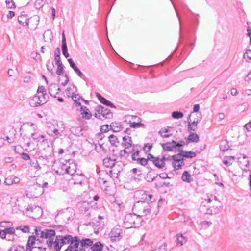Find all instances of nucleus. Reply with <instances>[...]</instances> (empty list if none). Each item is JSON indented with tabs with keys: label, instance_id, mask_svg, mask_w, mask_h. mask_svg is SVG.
Listing matches in <instances>:
<instances>
[{
	"label": "nucleus",
	"instance_id": "58836bf2",
	"mask_svg": "<svg viewBox=\"0 0 251 251\" xmlns=\"http://www.w3.org/2000/svg\"><path fill=\"white\" fill-rule=\"evenodd\" d=\"M148 168H149L150 169V171H151L152 170V169L151 168H149L148 167ZM151 171H150L149 172H148L146 176V177H145L146 180H147V182H152L153 181H154L158 176V175H157L156 176H153V177H152L151 176V175L150 174V173Z\"/></svg>",
	"mask_w": 251,
	"mask_h": 251
},
{
	"label": "nucleus",
	"instance_id": "0e129e2a",
	"mask_svg": "<svg viewBox=\"0 0 251 251\" xmlns=\"http://www.w3.org/2000/svg\"><path fill=\"white\" fill-rule=\"evenodd\" d=\"M31 55L32 56L33 58L37 61L40 60L41 58L40 54L37 52H32L31 53Z\"/></svg>",
	"mask_w": 251,
	"mask_h": 251
},
{
	"label": "nucleus",
	"instance_id": "7ed1b4c3",
	"mask_svg": "<svg viewBox=\"0 0 251 251\" xmlns=\"http://www.w3.org/2000/svg\"><path fill=\"white\" fill-rule=\"evenodd\" d=\"M53 149L52 146L48 145L43 149L40 150L39 151H37L36 154L39 156V159L43 158L48 162L52 157L53 154Z\"/></svg>",
	"mask_w": 251,
	"mask_h": 251
},
{
	"label": "nucleus",
	"instance_id": "ea45409f",
	"mask_svg": "<svg viewBox=\"0 0 251 251\" xmlns=\"http://www.w3.org/2000/svg\"><path fill=\"white\" fill-rule=\"evenodd\" d=\"M57 87V85L54 83H51L49 86L48 90L49 93L51 96H53V93H55V92L56 91Z\"/></svg>",
	"mask_w": 251,
	"mask_h": 251
},
{
	"label": "nucleus",
	"instance_id": "aec40b11",
	"mask_svg": "<svg viewBox=\"0 0 251 251\" xmlns=\"http://www.w3.org/2000/svg\"><path fill=\"white\" fill-rule=\"evenodd\" d=\"M76 177H80L81 178L78 181H74L73 183L74 184H79L82 185L83 183V179L84 177V175L83 174L81 170L76 169V173L73 175L72 179H75Z\"/></svg>",
	"mask_w": 251,
	"mask_h": 251
},
{
	"label": "nucleus",
	"instance_id": "774afa93",
	"mask_svg": "<svg viewBox=\"0 0 251 251\" xmlns=\"http://www.w3.org/2000/svg\"><path fill=\"white\" fill-rule=\"evenodd\" d=\"M244 127L248 131H251V121L244 126Z\"/></svg>",
	"mask_w": 251,
	"mask_h": 251
},
{
	"label": "nucleus",
	"instance_id": "6e6552de",
	"mask_svg": "<svg viewBox=\"0 0 251 251\" xmlns=\"http://www.w3.org/2000/svg\"><path fill=\"white\" fill-rule=\"evenodd\" d=\"M95 111L99 114H100L101 117L104 119H111L113 117V113L111 111L100 105H98L95 108Z\"/></svg>",
	"mask_w": 251,
	"mask_h": 251
},
{
	"label": "nucleus",
	"instance_id": "b1692460",
	"mask_svg": "<svg viewBox=\"0 0 251 251\" xmlns=\"http://www.w3.org/2000/svg\"><path fill=\"white\" fill-rule=\"evenodd\" d=\"M123 127L119 122H114L110 125V129L114 132H119Z\"/></svg>",
	"mask_w": 251,
	"mask_h": 251
},
{
	"label": "nucleus",
	"instance_id": "4468645a",
	"mask_svg": "<svg viewBox=\"0 0 251 251\" xmlns=\"http://www.w3.org/2000/svg\"><path fill=\"white\" fill-rule=\"evenodd\" d=\"M76 164L75 163L74 160L73 159H68L66 174H69L73 176V175L76 173Z\"/></svg>",
	"mask_w": 251,
	"mask_h": 251
},
{
	"label": "nucleus",
	"instance_id": "c756f323",
	"mask_svg": "<svg viewBox=\"0 0 251 251\" xmlns=\"http://www.w3.org/2000/svg\"><path fill=\"white\" fill-rule=\"evenodd\" d=\"M153 164L158 169H162L165 167V163L162 162L161 158L156 157L155 159L153 160Z\"/></svg>",
	"mask_w": 251,
	"mask_h": 251
},
{
	"label": "nucleus",
	"instance_id": "5fc2aeb1",
	"mask_svg": "<svg viewBox=\"0 0 251 251\" xmlns=\"http://www.w3.org/2000/svg\"><path fill=\"white\" fill-rule=\"evenodd\" d=\"M30 165L35 169H40V167L38 165V162L36 160H32L30 159Z\"/></svg>",
	"mask_w": 251,
	"mask_h": 251
},
{
	"label": "nucleus",
	"instance_id": "6ab92c4d",
	"mask_svg": "<svg viewBox=\"0 0 251 251\" xmlns=\"http://www.w3.org/2000/svg\"><path fill=\"white\" fill-rule=\"evenodd\" d=\"M121 233V230L118 228H113L109 233V236L112 241H117L119 240V237Z\"/></svg>",
	"mask_w": 251,
	"mask_h": 251
},
{
	"label": "nucleus",
	"instance_id": "79ce46f5",
	"mask_svg": "<svg viewBox=\"0 0 251 251\" xmlns=\"http://www.w3.org/2000/svg\"><path fill=\"white\" fill-rule=\"evenodd\" d=\"M44 0H36L34 3V7L36 9H39L44 5Z\"/></svg>",
	"mask_w": 251,
	"mask_h": 251
},
{
	"label": "nucleus",
	"instance_id": "c85d7f7f",
	"mask_svg": "<svg viewBox=\"0 0 251 251\" xmlns=\"http://www.w3.org/2000/svg\"><path fill=\"white\" fill-rule=\"evenodd\" d=\"M199 141V136L198 134L191 132L188 137L187 142H198Z\"/></svg>",
	"mask_w": 251,
	"mask_h": 251
},
{
	"label": "nucleus",
	"instance_id": "f257e3e1",
	"mask_svg": "<svg viewBox=\"0 0 251 251\" xmlns=\"http://www.w3.org/2000/svg\"><path fill=\"white\" fill-rule=\"evenodd\" d=\"M175 9L176 16L178 18L179 24V38H182V25L186 34L188 36V43L186 45L182 51V54H186L187 55L191 51L194 44L190 42L189 40L193 37L194 33L196 31L197 25L198 23V19L196 17L198 15H196L184 4L178 0H176L179 6L180 7L179 12L178 11L176 5L172 0H170Z\"/></svg>",
	"mask_w": 251,
	"mask_h": 251
},
{
	"label": "nucleus",
	"instance_id": "a19ab883",
	"mask_svg": "<svg viewBox=\"0 0 251 251\" xmlns=\"http://www.w3.org/2000/svg\"><path fill=\"white\" fill-rule=\"evenodd\" d=\"M31 137L33 140L39 142L42 138L44 139L45 136L41 134H38L37 133H33L31 134Z\"/></svg>",
	"mask_w": 251,
	"mask_h": 251
},
{
	"label": "nucleus",
	"instance_id": "cd10ccee",
	"mask_svg": "<svg viewBox=\"0 0 251 251\" xmlns=\"http://www.w3.org/2000/svg\"><path fill=\"white\" fill-rule=\"evenodd\" d=\"M182 180L187 183H190L192 181V178H191V176L189 174V172L187 171H185L181 176Z\"/></svg>",
	"mask_w": 251,
	"mask_h": 251
},
{
	"label": "nucleus",
	"instance_id": "1a4fd4ad",
	"mask_svg": "<svg viewBox=\"0 0 251 251\" xmlns=\"http://www.w3.org/2000/svg\"><path fill=\"white\" fill-rule=\"evenodd\" d=\"M75 242L74 244V247H79V245H80L81 247L83 248L91 246L93 243L91 239L83 238L82 240H80L77 236H75Z\"/></svg>",
	"mask_w": 251,
	"mask_h": 251
},
{
	"label": "nucleus",
	"instance_id": "5701e85b",
	"mask_svg": "<svg viewBox=\"0 0 251 251\" xmlns=\"http://www.w3.org/2000/svg\"><path fill=\"white\" fill-rule=\"evenodd\" d=\"M20 179L14 176H10L5 178L4 181V184L6 185H11L13 184H16L19 183Z\"/></svg>",
	"mask_w": 251,
	"mask_h": 251
},
{
	"label": "nucleus",
	"instance_id": "3c124183",
	"mask_svg": "<svg viewBox=\"0 0 251 251\" xmlns=\"http://www.w3.org/2000/svg\"><path fill=\"white\" fill-rule=\"evenodd\" d=\"M57 66V69L56 70V74L59 75H62L63 74V68L64 66L63 64L60 65H58Z\"/></svg>",
	"mask_w": 251,
	"mask_h": 251
},
{
	"label": "nucleus",
	"instance_id": "2eb2a0df",
	"mask_svg": "<svg viewBox=\"0 0 251 251\" xmlns=\"http://www.w3.org/2000/svg\"><path fill=\"white\" fill-rule=\"evenodd\" d=\"M123 142L121 145L126 149H128L130 147H133L132 151H135V147H137V145H134L132 144V140L131 137L129 136H125L123 137Z\"/></svg>",
	"mask_w": 251,
	"mask_h": 251
},
{
	"label": "nucleus",
	"instance_id": "473e14b6",
	"mask_svg": "<svg viewBox=\"0 0 251 251\" xmlns=\"http://www.w3.org/2000/svg\"><path fill=\"white\" fill-rule=\"evenodd\" d=\"M234 160L233 156H226L225 157L223 160V163L226 166L231 165Z\"/></svg>",
	"mask_w": 251,
	"mask_h": 251
},
{
	"label": "nucleus",
	"instance_id": "f8f14e48",
	"mask_svg": "<svg viewBox=\"0 0 251 251\" xmlns=\"http://www.w3.org/2000/svg\"><path fill=\"white\" fill-rule=\"evenodd\" d=\"M90 225L93 227L96 234H98L99 231L102 230L104 226V222L98 221L96 219H93V221L90 223Z\"/></svg>",
	"mask_w": 251,
	"mask_h": 251
},
{
	"label": "nucleus",
	"instance_id": "6e6d98bb",
	"mask_svg": "<svg viewBox=\"0 0 251 251\" xmlns=\"http://www.w3.org/2000/svg\"><path fill=\"white\" fill-rule=\"evenodd\" d=\"M152 148V145L151 143H147L144 145L143 151L147 153Z\"/></svg>",
	"mask_w": 251,
	"mask_h": 251
},
{
	"label": "nucleus",
	"instance_id": "37998d69",
	"mask_svg": "<svg viewBox=\"0 0 251 251\" xmlns=\"http://www.w3.org/2000/svg\"><path fill=\"white\" fill-rule=\"evenodd\" d=\"M16 230H21L24 233L29 232V227L28 226H19L16 228Z\"/></svg>",
	"mask_w": 251,
	"mask_h": 251
},
{
	"label": "nucleus",
	"instance_id": "de8ad7c7",
	"mask_svg": "<svg viewBox=\"0 0 251 251\" xmlns=\"http://www.w3.org/2000/svg\"><path fill=\"white\" fill-rule=\"evenodd\" d=\"M81 114L83 118L87 120L90 119L92 117L91 113L90 112L89 110H88V111H83Z\"/></svg>",
	"mask_w": 251,
	"mask_h": 251
},
{
	"label": "nucleus",
	"instance_id": "680f3d73",
	"mask_svg": "<svg viewBox=\"0 0 251 251\" xmlns=\"http://www.w3.org/2000/svg\"><path fill=\"white\" fill-rule=\"evenodd\" d=\"M141 216L137 215V218H135V227H136V226H139L141 225Z\"/></svg>",
	"mask_w": 251,
	"mask_h": 251
},
{
	"label": "nucleus",
	"instance_id": "20e7f679",
	"mask_svg": "<svg viewBox=\"0 0 251 251\" xmlns=\"http://www.w3.org/2000/svg\"><path fill=\"white\" fill-rule=\"evenodd\" d=\"M68 160H64V162L55 161L52 166L53 170L59 175L66 173Z\"/></svg>",
	"mask_w": 251,
	"mask_h": 251
},
{
	"label": "nucleus",
	"instance_id": "9d476101",
	"mask_svg": "<svg viewBox=\"0 0 251 251\" xmlns=\"http://www.w3.org/2000/svg\"><path fill=\"white\" fill-rule=\"evenodd\" d=\"M27 211H31L33 215L30 216L33 219H38L42 216L43 214V209L39 206H28L26 209Z\"/></svg>",
	"mask_w": 251,
	"mask_h": 251
},
{
	"label": "nucleus",
	"instance_id": "e2e57ef3",
	"mask_svg": "<svg viewBox=\"0 0 251 251\" xmlns=\"http://www.w3.org/2000/svg\"><path fill=\"white\" fill-rule=\"evenodd\" d=\"M21 158L25 161H27L30 159L29 155L26 153L22 152L21 154Z\"/></svg>",
	"mask_w": 251,
	"mask_h": 251
},
{
	"label": "nucleus",
	"instance_id": "69168bd1",
	"mask_svg": "<svg viewBox=\"0 0 251 251\" xmlns=\"http://www.w3.org/2000/svg\"><path fill=\"white\" fill-rule=\"evenodd\" d=\"M185 145V142L183 140H180L178 142H176L177 151L179 149H181V147H183Z\"/></svg>",
	"mask_w": 251,
	"mask_h": 251
},
{
	"label": "nucleus",
	"instance_id": "338daca9",
	"mask_svg": "<svg viewBox=\"0 0 251 251\" xmlns=\"http://www.w3.org/2000/svg\"><path fill=\"white\" fill-rule=\"evenodd\" d=\"M40 93H42V94H44V93H46V90L45 89L44 86H40L38 87L37 93L39 94Z\"/></svg>",
	"mask_w": 251,
	"mask_h": 251
},
{
	"label": "nucleus",
	"instance_id": "9b49d317",
	"mask_svg": "<svg viewBox=\"0 0 251 251\" xmlns=\"http://www.w3.org/2000/svg\"><path fill=\"white\" fill-rule=\"evenodd\" d=\"M53 239H54L52 238V239L47 241L46 242L48 247L50 249H51L53 247L54 251H60L61 247L63 246L62 244L61 243V241L58 238L57 236L55 241H53Z\"/></svg>",
	"mask_w": 251,
	"mask_h": 251
},
{
	"label": "nucleus",
	"instance_id": "7c9ffc66",
	"mask_svg": "<svg viewBox=\"0 0 251 251\" xmlns=\"http://www.w3.org/2000/svg\"><path fill=\"white\" fill-rule=\"evenodd\" d=\"M177 245L181 246L187 241V238L182 234H177L176 235Z\"/></svg>",
	"mask_w": 251,
	"mask_h": 251
},
{
	"label": "nucleus",
	"instance_id": "4c0bfd02",
	"mask_svg": "<svg viewBox=\"0 0 251 251\" xmlns=\"http://www.w3.org/2000/svg\"><path fill=\"white\" fill-rule=\"evenodd\" d=\"M83 130V128L81 127H72V131L74 132L76 135L80 136L83 135V133L82 131Z\"/></svg>",
	"mask_w": 251,
	"mask_h": 251
},
{
	"label": "nucleus",
	"instance_id": "ddd939ff",
	"mask_svg": "<svg viewBox=\"0 0 251 251\" xmlns=\"http://www.w3.org/2000/svg\"><path fill=\"white\" fill-rule=\"evenodd\" d=\"M55 232L54 230L51 229L45 228L40 232V237L45 239H52V237L55 236Z\"/></svg>",
	"mask_w": 251,
	"mask_h": 251
},
{
	"label": "nucleus",
	"instance_id": "13d9d810",
	"mask_svg": "<svg viewBox=\"0 0 251 251\" xmlns=\"http://www.w3.org/2000/svg\"><path fill=\"white\" fill-rule=\"evenodd\" d=\"M129 155V152H128L126 149L121 150L120 151L119 156L120 157H125L127 158Z\"/></svg>",
	"mask_w": 251,
	"mask_h": 251
},
{
	"label": "nucleus",
	"instance_id": "423d86ee",
	"mask_svg": "<svg viewBox=\"0 0 251 251\" xmlns=\"http://www.w3.org/2000/svg\"><path fill=\"white\" fill-rule=\"evenodd\" d=\"M57 236L61 241V243L63 246L66 244H69V245L64 251H68L73 249V247H74V244L75 242V236L73 237L71 235H66L65 236L58 235Z\"/></svg>",
	"mask_w": 251,
	"mask_h": 251
},
{
	"label": "nucleus",
	"instance_id": "603ef678",
	"mask_svg": "<svg viewBox=\"0 0 251 251\" xmlns=\"http://www.w3.org/2000/svg\"><path fill=\"white\" fill-rule=\"evenodd\" d=\"M137 161L142 166H145L148 164V159L145 158H137Z\"/></svg>",
	"mask_w": 251,
	"mask_h": 251
},
{
	"label": "nucleus",
	"instance_id": "09e8293b",
	"mask_svg": "<svg viewBox=\"0 0 251 251\" xmlns=\"http://www.w3.org/2000/svg\"><path fill=\"white\" fill-rule=\"evenodd\" d=\"M110 125L105 124L100 126V132L105 133L110 130Z\"/></svg>",
	"mask_w": 251,
	"mask_h": 251
},
{
	"label": "nucleus",
	"instance_id": "4d7b16f0",
	"mask_svg": "<svg viewBox=\"0 0 251 251\" xmlns=\"http://www.w3.org/2000/svg\"><path fill=\"white\" fill-rule=\"evenodd\" d=\"M201 225L203 228H207L212 225V223L207 221H203L201 222Z\"/></svg>",
	"mask_w": 251,
	"mask_h": 251
},
{
	"label": "nucleus",
	"instance_id": "0eeeda50",
	"mask_svg": "<svg viewBox=\"0 0 251 251\" xmlns=\"http://www.w3.org/2000/svg\"><path fill=\"white\" fill-rule=\"evenodd\" d=\"M135 218H137V215L134 213H129L126 215L124 221L125 227L126 228L135 227Z\"/></svg>",
	"mask_w": 251,
	"mask_h": 251
},
{
	"label": "nucleus",
	"instance_id": "052dcab7",
	"mask_svg": "<svg viewBox=\"0 0 251 251\" xmlns=\"http://www.w3.org/2000/svg\"><path fill=\"white\" fill-rule=\"evenodd\" d=\"M48 133L49 135L53 136L58 135L59 134V132L57 128H54L52 130H49V131H48Z\"/></svg>",
	"mask_w": 251,
	"mask_h": 251
},
{
	"label": "nucleus",
	"instance_id": "c9c22d12",
	"mask_svg": "<svg viewBox=\"0 0 251 251\" xmlns=\"http://www.w3.org/2000/svg\"><path fill=\"white\" fill-rule=\"evenodd\" d=\"M171 115H172V117L174 119H179L182 118L183 117L184 114L181 111H173Z\"/></svg>",
	"mask_w": 251,
	"mask_h": 251
},
{
	"label": "nucleus",
	"instance_id": "8fccbe9b",
	"mask_svg": "<svg viewBox=\"0 0 251 251\" xmlns=\"http://www.w3.org/2000/svg\"><path fill=\"white\" fill-rule=\"evenodd\" d=\"M41 101L42 105L46 103L48 100L49 99V97L47 94V93H44V94H42L41 96Z\"/></svg>",
	"mask_w": 251,
	"mask_h": 251
},
{
	"label": "nucleus",
	"instance_id": "f3484780",
	"mask_svg": "<svg viewBox=\"0 0 251 251\" xmlns=\"http://www.w3.org/2000/svg\"><path fill=\"white\" fill-rule=\"evenodd\" d=\"M96 96L98 99L99 100L100 102L102 104L106 105V106L116 108V106L113 104L112 102L107 100L104 97H102L100 94L99 93H96Z\"/></svg>",
	"mask_w": 251,
	"mask_h": 251
},
{
	"label": "nucleus",
	"instance_id": "39448f33",
	"mask_svg": "<svg viewBox=\"0 0 251 251\" xmlns=\"http://www.w3.org/2000/svg\"><path fill=\"white\" fill-rule=\"evenodd\" d=\"M177 151H178L177 154L172 156V165L176 170L181 169L182 167L185 165L184 158L181 153L180 154V149Z\"/></svg>",
	"mask_w": 251,
	"mask_h": 251
},
{
	"label": "nucleus",
	"instance_id": "864d4df0",
	"mask_svg": "<svg viewBox=\"0 0 251 251\" xmlns=\"http://www.w3.org/2000/svg\"><path fill=\"white\" fill-rule=\"evenodd\" d=\"M243 58L245 59H248L251 60V50L248 49L243 55Z\"/></svg>",
	"mask_w": 251,
	"mask_h": 251
},
{
	"label": "nucleus",
	"instance_id": "72a5a7b5",
	"mask_svg": "<svg viewBox=\"0 0 251 251\" xmlns=\"http://www.w3.org/2000/svg\"><path fill=\"white\" fill-rule=\"evenodd\" d=\"M108 138L109 141L110 143L111 146L116 147L117 146V145H116V143H119V141H118V139L116 136H115L114 134H111L108 137Z\"/></svg>",
	"mask_w": 251,
	"mask_h": 251
},
{
	"label": "nucleus",
	"instance_id": "bf43d9fd",
	"mask_svg": "<svg viewBox=\"0 0 251 251\" xmlns=\"http://www.w3.org/2000/svg\"><path fill=\"white\" fill-rule=\"evenodd\" d=\"M61 50H62V54H63V55L66 58H68L70 54L68 52L67 46H65V47H61Z\"/></svg>",
	"mask_w": 251,
	"mask_h": 251
},
{
	"label": "nucleus",
	"instance_id": "a878e982",
	"mask_svg": "<svg viewBox=\"0 0 251 251\" xmlns=\"http://www.w3.org/2000/svg\"><path fill=\"white\" fill-rule=\"evenodd\" d=\"M29 19H27L26 14H21V15L18 17V22L23 26L28 25L29 24Z\"/></svg>",
	"mask_w": 251,
	"mask_h": 251
},
{
	"label": "nucleus",
	"instance_id": "f03ea898",
	"mask_svg": "<svg viewBox=\"0 0 251 251\" xmlns=\"http://www.w3.org/2000/svg\"><path fill=\"white\" fill-rule=\"evenodd\" d=\"M153 196L151 194H145V197L142 198L144 199L145 201H141L143 204V216H146L148 214L151 213L157 215L159 212L158 208L159 207V202L162 200L160 199L158 202L153 201H151Z\"/></svg>",
	"mask_w": 251,
	"mask_h": 251
},
{
	"label": "nucleus",
	"instance_id": "a211bd4d",
	"mask_svg": "<svg viewBox=\"0 0 251 251\" xmlns=\"http://www.w3.org/2000/svg\"><path fill=\"white\" fill-rule=\"evenodd\" d=\"M123 166L124 164L121 162H117L112 164L111 168L114 171V174L116 175L115 177H118L120 173L123 170Z\"/></svg>",
	"mask_w": 251,
	"mask_h": 251
},
{
	"label": "nucleus",
	"instance_id": "a18cd8bd",
	"mask_svg": "<svg viewBox=\"0 0 251 251\" xmlns=\"http://www.w3.org/2000/svg\"><path fill=\"white\" fill-rule=\"evenodd\" d=\"M5 3L6 7L9 9H13L16 7L15 3L12 0H6Z\"/></svg>",
	"mask_w": 251,
	"mask_h": 251
},
{
	"label": "nucleus",
	"instance_id": "e433bc0d",
	"mask_svg": "<svg viewBox=\"0 0 251 251\" xmlns=\"http://www.w3.org/2000/svg\"><path fill=\"white\" fill-rule=\"evenodd\" d=\"M198 123V121H194L193 122L189 121L188 123V130L190 131H195L197 126Z\"/></svg>",
	"mask_w": 251,
	"mask_h": 251
},
{
	"label": "nucleus",
	"instance_id": "4be33fe9",
	"mask_svg": "<svg viewBox=\"0 0 251 251\" xmlns=\"http://www.w3.org/2000/svg\"><path fill=\"white\" fill-rule=\"evenodd\" d=\"M35 241L36 237L35 236L31 235L29 237L28 239L27 240V242L26 245V251H31L32 249L34 247H35Z\"/></svg>",
	"mask_w": 251,
	"mask_h": 251
},
{
	"label": "nucleus",
	"instance_id": "dca6fc26",
	"mask_svg": "<svg viewBox=\"0 0 251 251\" xmlns=\"http://www.w3.org/2000/svg\"><path fill=\"white\" fill-rule=\"evenodd\" d=\"M161 146L165 151H172L174 149L177 150L176 142L172 140V142H168L166 143H163Z\"/></svg>",
	"mask_w": 251,
	"mask_h": 251
},
{
	"label": "nucleus",
	"instance_id": "c03bdc74",
	"mask_svg": "<svg viewBox=\"0 0 251 251\" xmlns=\"http://www.w3.org/2000/svg\"><path fill=\"white\" fill-rule=\"evenodd\" d=\"M4 231L5 233V237L7 234L13 235L15 234V229L13 227H6L4 229Z\"/></svg>",
	"mask_w": 251,
	"mask_h": 251
},
{
	"label": "nucleus",
	"instance_id": "2f4dec72",
	"mask_svg": "<svg viewBox=\"0 0 251 251\" xmlns=\"http://www.w3.org/2000/svg\"><path fill=\"white\" fill-rule=\"evenodd\" d=\"M220 148L222 151L225 152L228 150L229 149V145L228 142L227 140L222 141L220 145Z\"/></svg>",
	"mask_w": 251,
	"mask_h": 251
},
{
	"label": "nucleus",
	"instance_id": "412c9836",
	"mask_svg": "<svg viewBox=\"0 0 251 251\" xmlns=\"http://www.w3.org/2000/svg\"><path fill=\"white\" fill-rule=\"evenodd\" d=\"M29 104L31 107H36L42 105L41 101V96L35 95L29 102Z\"/></svg>",
	"mask_w": 251,
	"mask_h": 251
},
{
	"label": "nucleus",
	"instance_id": "393cba45",
	"mask_svg": "<svg viewBox=\"0 0 251 251\" xmlns=\"http://www.w3.org/2000/svg\"><path fill=\"white\" fill-rule=\"evenodd\" d=\"M181 153L184 158H192L195 157L197 155L195 152L192 151H185L182 149H180V154Z\"/></svg>",
	"mask_w": 251,
	"mask_h": 251
},
{
	"label": "nucleus",
	"instance_id": "bb28decb",
	"mask_svg": "<svg viewBox=\"0 0 251 251\" xmlns=\"http://www.w3.org/2000/svg\"><path fill=\"white\" fill-rule=\"evenodd\" d=\"M103 244L100 241H98L95 244H92L91 246V249L92 251H101L103 250Z\"/></svg>",
	"mask_w": 251,
	"mask_h": 251
},
{
	"label": "nucleus",
	"instance_id": "f704fd0d",
	"mask_svg": "<svg viewBox=\"0 0 251 251\" xmlns=\"http://www.w3.org/2000/svg\"><path fill=\"white\" fill-rule=\"evenodd\" d=\"M116 160L115 159H112L111 158L107 157L104 158L103 160V164L107 167H111L112 164H114V161Z\"/></svg>",
	"mask_w": 251,
	"mask_h": 251
},
{
	"label": "nucleus",
	"instance_id": "49530a36",
	"mask_svg": "<svg viewBox=\"0 0 251 251\" xmlns=\"http://www.w3.org/2000/svg\"><path fill=\"white\" fill-rule=\"evenodd\" d=\"M144 125L141 123V122H131L130 123V127L133 128H137L140 127H141Z\"/></svg>",
	"mask_w": 251,
	"mask_h": 251
}]
</instances>
